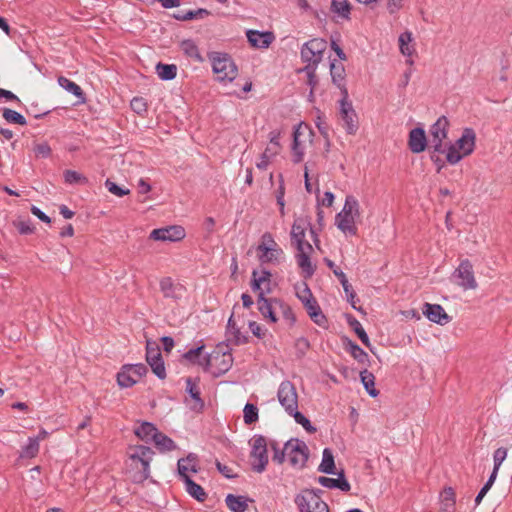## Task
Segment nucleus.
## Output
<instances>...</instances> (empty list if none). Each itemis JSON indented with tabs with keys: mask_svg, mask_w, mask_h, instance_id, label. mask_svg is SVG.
Instances as JSON below:
<instances>
[{
	"mask_svg": "<svg viewBox=\"0 0 512 512\" xmlns=\"http://www.w3.org/2000/svg\"><path fill=\"white\" fill-rule=\"evenodd\" d=\"M154 452L143 445L130 446L127 450V473L135 483H142L150 476V463Z\"/></svg>",
	"mask_w": 512,
	"mask_h": 512,
	"instance_id": "obj_1",
	"label": "nucleus"
},
{
	"mask_svg": "<svg viewBox=\"0 0 512 512\" xmlns=\"http://www.w3.org/2000/svg\"><path fill=\"white\" fill-rule=\"evenodd\" d=\"M361 216L362 210L358 199L353 195H347L343 208L335 216V225L346 236H355Z\"/></svg>",
	"mask_w": 512,
	"mask_h": 512,
	"instance_id": "obj_2",
	"label": "nucleus"
},
{
	"mask_svg": "<svg viewBox=\"0 0 512 512\" xmlns=\"http://www.w3.org/2000/svg\"><path fill=\"white\" fill-rule=\"evenodd\" d=\"M258 310L263 318L271 323H276L280 316L289 324L295 322V316L290 306L278 299H266L265 297H258L257 301Z\"/></svg>",
	"mask_w": 512,
	"mask_h": 512,
	"instance_id": "obj_3",
	"label": "nucleus"
},
{
	"mask_svg": "<svg viewBox=\"0 0 512 512\" xmlns=\"http://www.w3.org/2000/svg\"><path fill=\"white\" fill-rule=\"evenodd\" d=\"M208 59L211 62L213 73L219 81H233L238 75V69L231 57L222 52H210Z\"/></svg>",
	"mask_w": 512,
	"mask_h": 512,
	"instance_id": "obj_4",
	"label": "nucleus"
},
{
	"mask_svg": "<svg viewBox=\"0 0 512 512\" xmlns=\"http://www.w3.org/2000/svg\"><path fill=\"white\" fill-rule=\"evenodd\" d=\"M476 135L472 129H465L455 144L448 148L446 159L450 164L458 163L463 157L470 155L475 147Z\"/></svg>",
	"mask_w": 512,
	"mask_h": 512,
	"instance_id": "obj_5",
	"label": "nucleus"
},
{
	"mask_svg": "<svg viewBox=\"0 0 512 512\" xmlns=\"http://www.w3.org/2000/svg\"><path fill=\"white\" fill-rule=\"evenodd\" d=\"M314 132L306 124H299L293 133L292 158L293 162L303 161L306 150L313 143Z\"/></svg>",
	"mask_w": 512,
	"mask_h": 512,
	"instance_id": "obj_6",
	"label": "nucleus"
},
{
	"mask_svg": "<svg viewBox=\"0 0 512 512\" xmlns=\"http://www.w3.org/2000/svg\"><path fill=\"white\" fill-rule=\"evenodd\" d=\"M256 251L257 257L261 263L276 264L279 263L284 256L282 248L274 240L272 234L268 232L261 236Z\"/></svg>",
	"mask_w": 512,
	"mask_h": 512,
	"instance_id": "obj_7",
	"label": "nucleus"
},
{
	"mask_svg": "<svg viewBox=\"0 0 512 512\" xmlns=\"http://www.w3.org/2000/svg\"><path fill=\"white\" fill-rule=\"evenodd\" d=\"M251 446L250 464L253 471L262 473L268 464L267 441L261 435H255L249 441Z\"/></svg>",
	"mask_w": 512,
	"mask_h": 512,
	"instance_id": "obj_8",
	"label": "nucleus"
},
{
	"mask_svg": "<svg viewBox=\"0 0 512 512\" xmlns=\"http://www.w3.org/2000/svg\"><path fill=\"white\" fill-rule=\"evenodd\" d=\"M295 293L298 299L304 305L311 319L318 325L325 321V316L321 313L320 308L313 297L308 285L301 282L295 285Z\"/></svg>",
	"mask_w": 512,
	"mask_h": 512,
	"instance_id": "obj_9",
	"label": "nucleus"
},
{
	"mask_svg": "<svg viewBox=\"0 0 512 512\" xmlns=\"http://www.w3.org/2000/svg\"><path fill=\"white\" fill-rule=\"evenodd\" d=\"M285 451L286 459L294 469L301 470L305 467L309 457V449L305 442L291 439L285 444Z\"/></svg>",
	"mask_w": 512,
	"mask_h": 512,
	"instance_id": "obj_10",
	"label": "nucleus"
},
{
	"mask_svg": "<svg viewBox=\"0 0 512 512\" xmlns=\"http://www.w3.org/2000/svg\"><path fill=\"white\" fill-rule=\"evenodd\" d=\"M300 512H329L328 505L313 490H303L295 498Z\"/></svg>",
	"mask_w": 512,
	"mask_h": 512,
	"instance_id": "obj_11",
	"label": "nucleus"
},
{
	"mask_svg": "<svg viewBox=\"0 0 512 512\" xmlns=\"http://www.w3.org/2000/svg\"><path fill=\"white\" fill-rule=\"evenodd\" d=\"M277 396L279 403L289 415L298 410V394L295 386L291 382H282L279 386Z\"/></svg>",
	"mask_w": 512,
	"mask_h": 512,
	"instance_id": "obj_12",
	"label": "nucleus"
},
{
	"mask_svg": "<svg viewBox=\"0 0 512 512\" xmlns=\"http://www.w3.org/2000/svg\"><path fill=\"white\" fill-rule=\"evenodd\" d=\"M205 363L199 362V365L211 370L214 374H222L230 369L232 366V355L230 353H222L214 351L207 358L204 359Z\"/></svg>",
	"mask_w": 512,
	"mask_h": 512,
	"instance_id": "obj_13",
	"label": "nucleus"
},
{
	"mask_svg": "<svg viewBox=\"0 0 512 512\" xmlns=\"http://www.w3.org/2000/svg\"><path fill=\"white\" fill-rule=\"evenodd\" d=\"M327 48V43L323 39L315 38L305 43L301 49V57L309 65H317Z\"/></svg>",
	"mask_w": 512,
	"mask_h": 512,
	"instance_id": "obj_14",
	"label": "nucleus"
},
{
	"mask_svg": "<svg viewBox=\"0 0 512 512\" xmlns=\"http://www.w3.org/2000/svg\"><path fill=\"white\" fill-rule=\"evenodd\" d=\"M313 253L314 249L311 244H302L296 247L295 259L304 278H309L314 274L315 265L311 260Z\"/></svg>",
	"mask_w": 512,
	"mask_h": 512,
	"instance_id": "obj_15",
	"label": "nucleus"
},
{
	"mask_svg": "<svg viewBox=\"0 0 512 512\" xmlns=\"http://www.w3.org/2000/svg\"><path fill=\"white\" fill-rule=\"evenodd\" d=\"M147 372L143 364L126 365L117 374V382L119 386L128 388L136 384L139 379Z\"/></svg>",
	"mask_w": 512,
	"mask_h": 512,
	"instance_id": "obj_16",
	"label": "nucleus"
},
{
	"mask_svg": "<svg viewBox=\"0 0 512 512\" xmlns=\"http://www.w3.org/2000/svg\"><path fill=\"white\" fill-rule=\"evenodd\" d=\"M453 277L456 283L464 290L476 289L477 282L474 277L472 264L468 260H463L455 270Z\"/></svg>",
	"mask_w": 512,
	"mask_h": 512,
	"instance_id": "obj_17",
	"label": "nucleus"
},
{
	"mask_svg": "<svg viewBox=\"0 0 512 512\" xmlns=\"http://www.w3.org/2000/svg\"><path fill=\"white\" fill-rule=\"evenodd\" d=\"M186 392L188 396L185 399L186 405L194 412H201L204 408V401L200 397L201 390L196 380L186 379Z\"/></svg>",
	"mask_w": 512,
	"mask_h": 512,
	"instance_id": "obj_18",
	"label": "nucleus"
},
{
	"mask_svg": "<svg viewBox=\"0 0 512 512\" xmlns=\"http://www.w3.org/2000/svg\"><path fill=\"white\" fill-rule=\"evenodd\" d=\"M185 235V229L182 226L174 225L152 230L150 238L155 241L177 242L182 240Z\"/></svg>",
	"mask_w": 512,
	"mask_h": 512,
	"instance_id": "obj_19",
	"label": "nucleus"
},
{
	"mask_svg": "<svg viewBox=\"0 0 512 512\" xmlns=\"http://www.w3.org/2000/svg\"><path fill=\"white\" fill-rule=\"evenodd\" d=\"M146 360L152 371L161 379L165 378L166 372L159 347L155 343L147 342Z\"/></svg>",
	"mask_w": 512,
	"mask_h": 512,
	"instance_id": "obj_20",
	"label": "nucleus"
},
{
	"mask_svg": "<svg viewBox=\"0 0 512 512\" xmlns=\"http://www.w3.org/2000/svg\"><path fill=\"white\" fill-rule=\"evenodd\" d=\"M340 116L343 122V128L350 135H354L358 130L357 115L350 103L345 99L341 101Z\"/></svg>",
	"mask_w": 512,
	"mask_h": 512,
	"instance_id": "obj_21",
	"label": "nucleus"
},
{
	"mask_svg": "<svg viewBox=\"0 0 512 512\" xmlns=\"http://www.w3.org/2000/svg\"><path fill=\"white\" fill-rule=\"evenodd\" d=\"M448 120L440 117L430 128L431 143L436 151H440L442 142L447 137Z\"/></svg>",
	"mask_w": 512,
	"mask_h": 512,
	"instance_id": "obj_22",
	"label": "nucleus"
},
{
	"mask_svg": "<svg viewBox=\"0 0 512 512\" xmlns=\"http://www.w3.org/2000/svg\"><path fill=\"white\" fill-rule=\"evenodd\" d=\"M246 36L250 45L257 49H266L275 40V35L270 31L248 30Z\"/></svg>",
	"mask_w": 512,
	"mask_h": 512,
	"instance_id": "obj_23",
	"label": "nucleus"
},
{
	"mask_svg": "<svg viewBox=\"0 0 512 512\" xmlns=\"http://www.w3.org/2000/svg\"><path fill=\"white\" fill-rule=\"evenodd\" d=\"M160 289L164 297L175 301L182 300L186 295V288L181 284L174 283L170 278L161 280Z\"/></svg>",
	"mask_w": 512,
	"mask_h": 512,
	"instance_id": "obj_24",
	"label": "nucleus"
},
{
	"mask_svg": "<svg viewBox=\"0 0 512 512\" xmlns=\"http://www.w3.org/2000/svg\"><path fill=\"white\" fill-rule=\"evenodd\" d=\"M252 277V289L255 292H259L258 297H261V294L262 297H264L265 293H269L271 291V274L268 271H253Z\"/></svg>",
	"mask_w": 512,
	"mask_h": 512,
	"instance_id": "obj_25",
	"label": "nucleus"
},
{
	"mask_svg": "<svg viewBox=\"0 0 512 512\" xmlns=\"http://www.w3.org/2000/svg\"><path fill=\"white\" fill-rule=\"evenodd\" d=\"M423 314L432 322L440 325H445L450 321L449 315L445 312L443 307L439 304L424 305Z\"/></svg>",
	"mask_w": 512,
	"mask_h": 512,
	"instance_id": "obj_26",
	"label": "nucleus"
},
{
	"mask_svg": "<svg viewBox=\"0 0 512 512\" xmlns=\"http://www.w3.org/2000/svg\"><path fill=\"white\" fill-rule=\"evenodd\" d=\"M408 146L413 153H421L425 150L427 138L424 129L414 128L410 131Z\"/></svg>",
	"mask_w": 512,
	"mask_h": 512,
	"instance_id": "obj_27",
	"label": "nucleus"
},
{
	"mask_svg": "<svg viewBox=\"0 0 512 512\" xmlns=\"http://www.w3.org/2000/svg\"><path fill=\"white\" fill-rule=\"evenodd\" d=\"M198 470L199 462L195 454H189L186 458L178 460V472L184 481L190 478L191 473H197Z\"/></svg>",
	"mask_w": 512,
	"mask_h": 512,
	"instance_id": "obj_28",
	"label": "nucleus"
},
{
	"mask_svg": "<svg viewBox=\"0 0 512 512\" xmlns=\"http://www.w3.org/2000/svg\"><path fill=\"white\" fill-rule=\"evenodd\" d=\"M307 222L303 218H296L291 229V241L295 247L301 246L302 244H310L305 240Z\"/></svg>",
	"mask_w": 512,
	"mask_h": 512,
	"instance_id": "obj_29",
	"label": "nucleus"
},
{
	"mask_svg": "<svg viewBox=\"0 0 512 512\" xmlns=\"http://www.w3.org/2000/svg\"><path fill=\"white\" fill-rule=\"evenodd\" d=\"M337 474L339 476L337 479L321 476L318 478V483L326 488H338L341 491H349L351 486L349 482L345 479L343 471Z\"/></svg>",
	"mask_w": 512,
	"mask_h": 512,
	"instance_id": "obj_30",
	"label": "nucleus"
},
{
	"mask_svg": "<svg viewBox=\"0 0 512 512\" xmlns=\"http://www.w3.org/2000/svg\"><path fill=\"white\" fill-rule=\"evenodd\" d=\"M456 494L453 488L446 487L440 493V512H454Z\"/></svg>",
	"mask_w": 512,
	"mask_h": 512,
	"instance_id": "obj_31",
	"label": "nucleus"
},
{
	"mask_svg": "<svg viewBox=\"0 0 512 512\" xmlns=\"http://www.w3.org/2000/svg\"><path fill=\"white\" fill-rule=\"evenodd\" d=\"M281 147L268 145L261 154L259 161L256 163L257 168L261 170L267 169L271 161L280 153Z\"/></svg>",
	"mask_w": 512,
	"mask_h": 512,
	"instance_id": "obj_32",
	"label": "nucleus"
},
{
	"mask_svg": "<svg viewBox=\"0 0 512 512\" xmlns=\"http://www.w3.org/2000/svg\"><path fill=\"white\" fill-rule=\"evenodd\" d=\"M398 42H399L400 52L404 56L412 57L413 54L415 53V47H414V44L412 43L413 42L412 33L408 32V31L402 33L399 36Z\"/></svg>",
	"mask_w": 512,
	"mask_h": 512,
	"instance_id": "obj_33",
	"label": "nucleus"
},
{
	"mask_svg": "<svg viewBox=\"0 0 512 512\" xmlns=\"http://www.w3.org/2000/svg\"><path fill=\"white\" fill-rule=\"evenodd\" d=\"M157 432V428L153 424L148 422L142 423L139 427L135 429L136 436L145 442H152Z\"/></svg>",
	"mask_w": 512,
	"mask_h": 512,
	"instance_id": "obj_34",
	"label": "nucleus"
},
{
	"mask_svg": "<svg viewBox=\"0 0 512 512\" xmlns=\"http://www.w3.org/2000/svg\"><path fill=\"white\" fill-rule=\"evenodd\" d=\"M318 470L326 474H336L334 456L330 449H324L322 461L318 467Z\"/></svg>",
	"mask_w": 512,
	"mask_h": 512,
	"instance_id": "obj_35",
	"label": "nucleus"
},
{
	"mask_svg": "<svg viewBox=\"0 0 512 512\" xmlns=\"http://www.w3.org/2000/svg\"><path fill=\"white\" fill-rule=\"evenodd\" d=\"M225 501L228 508L233 512H245L248 508L247 499L243 496L229 494Z\"/></svg>",
	"mask_w": 512,
	"mask_h": 512,
	"instance_id": "obj_36",
	"label": "nucleus"
},
{
	"mask_svg": "<svg viewBox=\"0 0 512 512\" xmlns=\"http://www.w3.org/2000/svg\"><path fill=\"white\" fill-rule=\"evenodd\" d=\"M331 10L342 19H349L351 5L348 0H332Z\"/></svg>",
	"mask_w": 512,
	"mask_h": 512,
	"instance_id": "obj_37",
	"label": "nucleus"
},
{
	"mask_svg": "<svg viewBox=\"0 0 512 512\" xmlns=\"http://www.w3.org/2000/svg\"><path fill=\"white\" fill-rule=\"evenodd\" d=\"M227 336L229 341H233L236 344L244 343L246 340V338L241 334L240 329L237 327L232 316L228 320Z\"/></svg>",
	"mask_w": 512,
	"mask_h": 512,
	"instance_id": "obj_38",
	"label": "nucleus"
},
{
	"mask_svg": "<svg viewBox=\"0 0 512 512\" xmlns=\"http://www.w3.org/2000/svg\"><path fill=\"white\" fill-rule=\"evenodd\" d=\"M508 450L504 447H500L494 451L493 454V461H494V467L493 471L489 478L496 480L498 471L502 465V463L507 458Z\"/></svg>",
	"mask_w": 512,
	"mask_h": 512,
	"instance_id": "obj_39",
	"label": "nucleus"
},
{
	"mask_svg": "<svg viewBox=\"0 0 512 512\" xmlns=\"http://www.w3.org/2000/svg\"><path fill=\"white\" fill-rule=\"evenodd\" d=\"M361 382L364 385L368 394L372 397L378 395V390L375 389V377L368 370H364L360 373Z\"/></svg>",
	"mask_w": 512,
	"mask_h": 512,
	"instance_id": "obj_40",
	"label": "nucleus"
},
{
	"mask_svg": "<svg viewBox=\"0 0 512 512\" xmlns=\"http://www.w3.org/2000/svg\"><path fill=\"white\" fill-rule=\"evenodd\" d=\"M186 484V491L195 499L198 501H204L207 497V494L205 493L204 489L196 484L191 478H187L185 480Z\"/></svg>",
	"mask_w": 512,
	"mask_h": 512,
	"instance_id": "obj_41",
	"label": "nucleus"
},
{
	"mask_svg": "<svg viewBox=\"0 0 512 512\" xmlns=\"http://www.w3.org/2000/svg\"><path fill=\"white\" fill-rule=\"evenodd\" d=\"M152 442H154V444L156 445V447L160 450V451H171L173 449H175V443L172 439H170L169 437H167L166 435L160 433L159 431L157 432L156 436L154 437V439L152 440Z\"/></svg>",
	"mask_w": 512,
	"mask_h": 512,
	"instance_id": "obj_42",
	"label": "nucleus"
},
{
	"mask_svg": "<svg viewBox=\"0 0 512 512\" xmlns=\"http://www.w3.org/2000/svg\"><path fill=\"white\" fill-rule=\"evenodd\" d=\"M58 84L68 91L69 93L73 94L77 98H83V91L79 85H77L75 82L69 80L66 77L60 76L58 78Z\"/></svg>",
	"mask_w": 512,
	"mask_h": 512,
	"instance_id": "obj_43",
	"label": "nucleus"
},
{
	"mask_svg": "<svg viewBox=\"0 0 512 512\" xmlns=\"http://www.w3.org/2000/svg\"><path fill=\"white\" fill-rule=\"evenodd\" d=\"M156 72L162 80H171L176 77L177 67L173 64L159 63L156 66Z\"/></svg>",
	"mask_w": 512,
	"mask_h": 512,
	"instance_id": "obj_44",
	"label": "nucleus"
},
{
	"mask_svg": "<svg viewBox=\"0 0 512 512\" xmlns=\"http://www.w3.org/2000/svg\"><path fill=\"white\" fill-rule=\"evenodd\" d=\"M181 50L190 58L202 62L203 58L201 57L198 47L192 40H184L181 43Z\"/></svg>",
	"mask_w": 512,
	"mask_h": 512,
	"instance_id": "obj_45",
	"label": "nucleus"
},
{
	"mask_svg": "<svg viewBox=\"0 0 512 512\" xmlns=\"http://www.w3.org/2000/svg\"><path fill=\"white\" fill-rule=\"evenodd\" d=\"M39 449H40V445L38 444V441L34 440L32 438H29L28 444L22 448V450L20 452V456L22 458H29V459L34 458L37 456Z\"/></svg>",
	"mask_w": 512,
	"mask_h": 512,
	"instance_id": "obj_46",
	"label": "nucleus"
},
{
	"mask_svg": "<svg viewBox=\"0 0 512 512\" xmlns=\"http://www.w3.org/2000/svg\"><path fill=\"white\" fill-rule=\"evenodd\" d=\"M330 72L333 82L337 86H341L345 76V69L341 63H331Z\"/></svg>",
	"mask_w": 512,
	"mask_h": 512,
	"instance_id": "obj_47",
	"label": "nucleus"
},
{
	"mask_svg": "<svg viewBox=\"0 0 512 512\" xmlns=\"http://www.w3.org/2000/svg\"><path fill=\"white\" fill-rule=\"evenodd\" d=\"M3 118L9 123L18 124L22 126L26 125L25 117L12 109L5 108L3 110Z\"/></svg>",
	"mask_w": 512,
	"mask_h": 512,
	"instance_id": "obj_48",
	"label": "nucleus"
},
{
	"mask_svg": "<svg viewBox=\"0 0 512 512\" xmlns=\"http://www.w3.org/2000/svg\"><path fill=\"white\" fill-rule=\"evenodd\" d=\"M64 180L68 184H86L88 179L81 173L74 170H65L63 173Z\"/></svg>",
	"mask_w": 512,
	"mask_h": 512,
	"instance_id": "obj_49",
	"label": "nucleus"
},
{
	"mask_svg": "<svg viewBox=\"0 0 512 512\" xmlns=\"http://www.w3.org/2000/svg\"><path fill=\"white\" fill-rule=\"evenodd\" d=\"M204 350V347H198L196 349H191L189 350L188 352H186L184 354V359L191 362V363H198L199 362H203L205 363V358H207L208 356H204L202 357V352Z\"/></svg>",
	"mask_w": 512,
	"mask_h": 512,
	"instance_id": "obj_50",
	"label": "nucleus"
},
{
	"mask_svg": "<svg viewBox=\"0 0 512 512\" xmlns=\"http://www.w3.org/2000/svg\"><path fill=\"white\" fill-rule=\"evenodd\" d=\"M244 422L246 424L255 423L258 420V409L255 405L247 403L244 407Z\"/></svg>",
	"mask_w": 512,
	"mask_h": 512,
	"instance_id": "obj_51",
	"label": "nucleus"
},
{
	"mask_svg": "<svg viewBox=\"0 0 512 512\" xmlns=\"http://www.w3.org/2000/svg\"><path fill=\"white\" fill-rule=\"evenodd\" d=\"M33 151L37 158H48L51 155V147L46 142L35 143Z\"/></svg>",
	"mask_w": 512,
	"mask_h": 512,
	"instance_id": "obj_52",
	"label": "nucleus"
},
{
	"mask_svg": "<svg viewBox=\"0 0 512 512\" xmlns=\"http://www.w3.org/2000/svg\"><path fill=\"white\" fill-rule=\"evenodd\" d=\"M290 416H293L296 423L300 424L307 432L314 433L316 431V428L313 427L310 421L298 410L291 414Z\"/></svg>",
	"mask_w": 512,
	"mask_h": 512,
	"instance_id": "obj_53",
	"label": "nucleus"
},
{
	"mask_svg": "<svg viewBox=\"0 0 512 512\" xmlns=\"http://www.w3.org/2000/svg\"><path fill=\"white\" fill-rule=\"evenodd\" d=\"M351 325H352L355 333L359 337V339L362 341V343L366 347H370V341H369L368 335L365 332L364 328L362 327L361 323L358 320H354L353 322H351Z\"/></svg>",
	"mask_w": 512,
	"mask_h": 512,
	"instance_id": "obj_54",
	"label": "nucleus"
},
{
	"mask_svg": "<svg viewBox=\"0 0 512 512\" xmlns=\"http://www.w3.org/2000/svg\"><path fill=\"white\" fill-rule=\"evenodd\" d=\"M105 187L108 189V191L118 197H123L125 195H128L130 193L129 189L122 188L118 186L116 183L112 182L111 180H106Z\"/></svg>",
	"mask_w": 512,
	"mask_h": 512,
	"instance_id": "obj_55",
	"label": "nucleus"
},
{
	"mask_svg": "<svg viewBox=\"0 0 512 512\" xmlns=\"http://www.w3.org/2000/svg\"><path fill=\"white\" fill-rule=\"evenodd\" d=\"M130 106L137 114H142L147 110V103L142 97H135L131 100Z\"/></svg>",
	"mask_w": 512,
	"mask_h": 512,
	"instance_id": "obj_56",
	"label": "nucleus"
},
{
	"mask_svg": "<svg viewBox=\"0 0 512 512\" xmlns=\"http://www.w3.org/2000/svg\"><path fill=\"white\" fill-rule=\"evenodd\" d=\"M248 326L252 334L259 339H263L267 335V329L263 328L259 323L255 321H250Z\"/></svg>",
	"mask_w": 512,
	"mask_h": 512,
	"instance_id": "obj_57",
	"label": "nucleus"
},
{
	"mask_svg": "<svg viewBox=\"0 0 512 512\" xmlns=\"http://www.w3.org/2000/svg\"><path fill=\"white\" fill-rule=\"evenodd\" d=\"M14 226L21 234H31L33 232V228L30 226V223L25 220H16L13 222Z\"/></svg>",
	"mask_w": 512,
	"mask_h": 512,
	"instance_id": "obj_58",
	"label": "nucleus"
},
{
	"mask_svg": "<svg viewBox=\"0 0 512 512\" xmlns=\"http://www.w3.org/2000/svg\"><path fill=\"white\" fill-rule=\"evenodd\" d=\"M351 354L356 360L360 362H363L364 359L367 357L366 352L357 344H351Z\"/></svg>",
	"mask_w": 512,
	"mask_h": 512,
	"instance_id": "obj_59",
	"label": "nucleus"
},
{
	"mask_svg": "<svg viewBox=\"0 0 512 512\" xmlns=\"http://www.w3.org/2000/svg\"><path fill=\"white\" fill-rule=\"evenodd\" d=\"M495 480L489 478L488 481L486 482V484L482 487V489L480 490V492L478 493L476 499H475V502H476V505H479L482 501V499L484 498V496L486 495V493L490 490V488L492 487V485L494 484Z\"/></svg>",
	"mask_w": 512,
	"mask_h": 512,
	"instance_id": "obj_60",
	"label": "nucleus"
},
{
	"mask_svg": "<svg viewBox=\"0 0 512 512\" xmlns=\"http://www.w3.org/2000/svg\"><path fill=\"white\" fill-rule=\"evenodd\" d=\"M334 199V194L330 191H327L321 198H318V204L326 207H331L334 203Z\"/></svg>",
	"mask_w": 512,
	"mask_h": 512,
	"instance_id": "obj_61",
	"label": "nucleus"
},
{
	"mask_svg": "<svg viewBox=\"0 0 512 512\" xmlns=\"http://www.w3.org/2000/svg\"><path fill=\"white\" fill-rule=\"evenodd\" d=\"M327 266L332 270L333 274L338 278V280L342 279L345 273L331 260L325 259Z\"/></svg>",
	"mask_w": 512,
	"mask_h": 512,
	"instance_id": "obj_62",
	"label": "nucleus"
},
{
	"mask_svg": "<svg viewBox=\"0 0 512 512\" xmlns=\"http://www.w3.org/2000/svg\"><path fill=\"white\" fill-rule=\"evenodd\" d=\"M31 212L33 215L38 217L41 221L46 222V223L51 222V219L36 206H32Z\"/></svg>",
	"mask_w": 512,
	"mask_h": 512,
	"instance_id": "obj_63",
	"label": "nucleus"
},
{
	"mask_svg": "<svg viewBox=\"0 0 512 512\" xmlns=\"http://www.w3.org/2000/svg\"><path fill=\"white\" fill-rule=\"evenodd\" d=\"M279 138H280V132L279 131H272L269 134V144L270 146L274 147H281L279 144Z\"/></svg>",
	"mask_w": 512,
	"mask_h": 512,
	"instance_id": "obj_64",
	"label": "nucleus"
}]
</instances>
